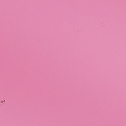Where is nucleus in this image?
<instances>
[{
    "mask_svg": "<svg viewBox=\"0 0 126 126\" xmlns=\"http://www.w3.org/2000/svg\"><path fill=\"white\" fill-rule=\"evenodd\" d=\"M1 103H3V101H1Z\"/></svg>",
    "mask_w": 126,
    "mask_h": 126,
    "instance_id": "obj_1",
    "label": "nucleus"
}]
</instances>
